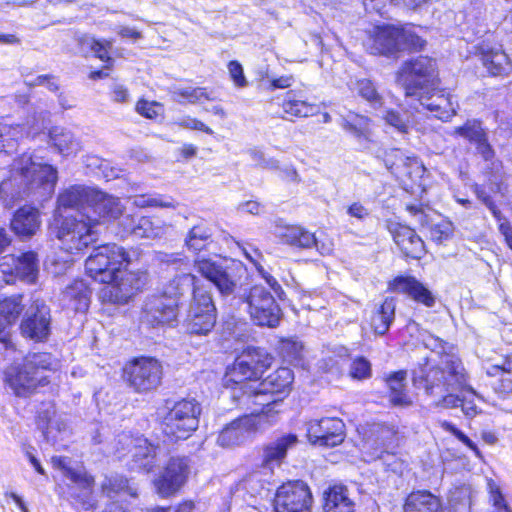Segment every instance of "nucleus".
<instances>
[{"label":"nucleus","mask_w":512,"mask_h":512,"mask_svg":"<svg viewBox=\"0 0 512 512\" xmlns=\"http://www.w3.org/2000/svg\"><path fill=\"white\" fill-rule=\"evenodd\" d=\"M94 189L82 185H74L59 194L58 209H75L76 213L89 212Z\"/></svg>","instance_id":"nucleus-25"},{"label":"nucleus","mask_w":512,"mask_h":512,"mask_svg":"<svg viewBox=\"0 0 512 512\" xmlns=\"http://www.w3.org/2000/svg\"><path fill=\"white\" fill-rule=\"evenodd\" d=\"M383 161L386 168L395 174L410 175L409 168L421 169V164L416 157L406 156L400 149L386 150Z\"/></svg>","instance_id":"nucleus-31"},{"label":"nucleus","mask_w":512,"mask_h":512,"mask_svg":"<svg viewBox=\"0 0 512 512\" xmlns=\"http://www.w3.org/2000/svg\"><path fill=\"white\" fill-rule=\"evenodd\" d=\"M390 231L395 243L406 257L420 259L425 254L423 240L410 227L395 224Z\"/></svg>","instance_id":"nucleus-23"},{"label":"nucleus","mask_w":512,"mask_h":512,"mask_svg":"<svg viewBox=\"0 0 512 512\" xmlns=\"http://www.w3.org/2000/svg\"><path fill=\"white\" fill-rule=\"evenodd\" d=\"M395 308L396 304L393 298H386L377 308L371 323L376 334L384 335L389 330L395 318Z\"/></svg>","instance_id":"nucleus-38"},{"label":"nucleus","mask_w":512,"mask_h":512,"mask_svg":"<svg viewBox=\"0 0 512 512\" xmlns=\"http://www.w3.org/2000/svg\"><path fill=\"white\" fill-rule=\"evenodd\" d=\"M325 512H354L355 502L349 489L344 485H334L324 493Z\"/></svg>","instance_id":"nucleus-29"},{"label":"nucleus","mask_w":512,"mask_h":512,"mask_svg":"<svg viewBox=\"0 0 512 512\" xmlns=\"http://www.w3.org/2000/svg\"><path fill=\"white\" fill-rule=\"evenodd\" d=\"M192 294L193 297L189 305L188 314H192L195 309L197 314L211 313L216 315V307L209 291L203 287H194Z\"/></svg>","instance_id":"nucleus-42"},{"label":"nucleus","mask_w":512,"mask_h":512,"mask_svg":"<svg viewBox=\"0 0 512 512\" xmlns=\"http://www.w3.org/2000/svg\"><path fill=\"white\" fill-rule=\"evenodd\" d=\"M191 472L187 457H172L154 481L157 493L169 497L177 493L186 483Z\"/></svg>","instance_id":"nucleus-15"},{"label":"nucleus","mask_w":512,"mask_h":512,"mask_svg":"<svg viewBox=\"0 0 512 512\" xmlns=\"http://www.w3.org/2000/svg\"><path fill=\"white\" fill-rule=\"evenodd\" d=\"M238 299L246 304L252 322L258 326L275 328L279 325L282 310L274 296L262 285L242 288Z\"/></svg>","instance_id":"nucleus-8"},{"label":"nucleus","mask_w":512,"mask_h":512,"mask_svg":"<svg viewBox=\"0 0 512 512\" xmlns=\"http://www.w3.org/2000/svg\"><path fill=\"white\" fill-rule=\"evenodd\" d=\"M357 93L373 106L382 105V97L378 93L374 83L369 79H360L356 82Z\"/></svg>","instance_id":"nucleus-49"},{"label":"nucleus","mask_w":512,"mask_h":512,"mask_svg":"<svg viewBox=\"0 0 512 512\" xmlns=\"http://www.w3.org/2000/svg\"><path fill=\"white\" fill-rule=\"evenodd\" d=\"M126 229L141 238H158L165 233V228L160 221H154L149 217H140L135 225L131 223Z\"/></svg>","instance_id":"nucleus-39"},{"label":"nucleus","mask_w":512,"mask_h":512,"mask_svg":"<svg viewBox=\"0 0 512 512\" xmlns=\"http://www.w3.org/2000/svg\"><path fill=\"white\" fill-rule=\"evenodd\" d=\"M474 192L477 198L490 210L496 220H502L503 214L498 209L489 193L480 185H475Z\"/></svg>","instance_id":"nucleus-56"},{"label":"nucleus","mask_w":512,"mask_h":512,"mask_svg":"<svg viewBox=\"0 0 512 512\" xmlns=\"http://www.w3.org/2000/svg\"><path fill=\"white\" fill-rule=\"evenodd\" d=\"M435 70V60L419 56L403 64L398 72L397 82L404 89L407 98H416L434 117L447 121L455 113V109L448 95L431 88L434 85Z\"/></svg>","instance_id":"nucleus-2"},{"label":"nucleus","mask_w":512,"mask_h":512,"mask_svg":"<svg viewBox=\"0 0 512 512\" xmlns=\"http://www.w3.org/2000/svg\"><path fill=\"white\" fill-rule=\"evenodd\" d=\"M291 92L287 93V99L283 101L282 108L286 114L295 117H308L314 113V106L303 100L290 98Z\"/></svg>","instance_id":"nucleus-48"},{"label":"nucleus","mask_w":512,"mask_h":512,"mask_svg":"<svg viewBox=\"0 0 512 512\" xmlns=\"http://www.w3.org/2000/svg\"><path fill=\"white\" fill-rule=\"evenodd\" d=\"M160 105L156 102H148L146 100L138 101L136 105V111L145 116L146 118L153 119L158 115V109Z\"/></svg>","instance_id":"nucleus-64"},{"label":"nucleus","mask_w":512,"mask_h":512,"mask_svg":"<svg viewBox=\"0 0 512 512\" xmlns=\"http://www.w3.org/2000/svg\"><path fill=\"white\" fill-rule=\"evenodd\" d=\"M386 124L395 128L400 133H407L409 129L408 117L395 110H387L383 116Z\"/></svg>","instance_id":"nucleus-52"},{"label":"nucleus","mask_w":512,"mask_h":512,"mask_svg":"<svg viewBox=\"0 0 512 512\" xmlns=\"http://www.w3.org/2000/svg\"><path fill=\"white\" fill-rule=\"evenodd\" d=\"M372 432L377 434L376 441L382 448L388 447L395 436V432L388 426L384 425H375Z\"/></svg>","instance_id":"nucleus-60"},{"label":"nucleus","mask_w":512,"mask_h":512,"mask_svg":"<svg viewBox=\"0 0 512 512\" xmlns=\"http://www.w3.org/2000/svg\"><path fill=\"white\" fill-rule=\"evenodd\" d=\"M131 262L129 253L115 243L97 246L86 259L87 274L100 283L111 282L115 272Z\"/></svg>","instance_id":"nucleus-10"},{"label":"nucleus","mask_w":512,"mask_h":512,"mask_svg":"<svg viewBox=\"0 0 512 512\" xmlns=\"http://www.w3.org/2000/svg\"><path fill=\"white\" fill-rule=\"evenodd\" d=\"M170 95L172 100L178 103L187 101L195 104L202 99L211 100L206 89L202 87H176L170 91Z\"/></svg>","instance_id":"nucleus-44"},{"label":"nucleus","mask_w":512,"mask_h":512,"mask_svg":"<svg viewBox=\"0 0 512 512\" xmlns=\"http://www.w3.org/2000/svg\"><path fill=\"white\" fill-rule=\"evenodd\" d=\"M453 136H460L470 143L483 140L486 135L485 130L482 128L481 123L475 119L467 120L462 126L455 127L451 133Z\"/></svg>","instance_id":"nucleus-46"},{"label":"nucleus","mask_w":512,"mask_h":512,"mask_svg":"<svg viewBox=\"0 0 512 512\" xmlns=\"http://www.w3.org/2000/svg\"><path fill=\"white\" fill-rule=\"evenodd\" d=\"M298 437L295 434L283 435L267 444L261 449V467L273 470L282 464L287 451L296 446Z\"/></svg>","instance_id":"nucleus-20"},{"label":"nucleus","mask_w":512,"mask_h":512,"mask_svg":"<svg viewBox=\"0 0 512 512\" xmlns=\"http://www.w3.org/2000/svg\"><path fill=\"white\" fill-rule=\"evenodd\" d=\"M18 128H12L0 123V152H9L15 146V137L18 135Z\"/></svg>","instance_id":"nucleus-55"},{"label":"nucleus","mask_w":512,"mask_h":512,"mask_svg":"<svg viewBox=\"0 0 512 512\" xmlns=\"http://www.w3.org/2000/svg\"><path fill=\"white\" fill-rule=\"evenodd\" d=\"M14 345L8 338V333H0V369L4 368L3 362L13 359Z\"/></svg>","instance_id":"nucleus-57"},{"label":"nucleus","mask_w":512,"mask_h":512,"mask_svg":"<svg viewBox=\"0 0 512 512\" xmlns=\"http://www.w3.org/2000/svg\"><path fill=\"white\" fill-rule=\"evenodd\" d=\"M200 414L201 405L195 399L177 401L163 417L162 431L172 440H185L198 428Z\"/></svg>","instance_id":"nucleus-9"},{"label":"nucleus","mask_w":512,"mask_h":512,"mask_svg":"<svg viewBox=\"0 0 512 512\" xmlns=\"http://www.w3.org/2000/svg\"><path fill=\"white\" fill-rule=\"evenodd\" d=\"M349 374L357 380L367 379L371 376V363L365 357H357L350 365Z\"/></svg>","instance_id":"nucleus-53"},{"label":"nucleus","mask_w":512,"mask_h":512,"mask_svg":"<svg viewBox=\"0 0 512 512\" xmlns=\"http://www.w3.org/2000/svg\"><path fill=\"white\" fill-rule=\"evenodd\" d=\"M97 226V218L90 213H75L62 219L57 238L68 252L81 251L98 240Z\"/></svg>","instance_id":"nucleus-7"},{"label":"nucleus","mask_w":512,"mask_h":512,"mask_svg":"<svg viewBox=\"0 0 512 512\" xmlns=\"http://www.w3.org/2000/svg\"><path fill=\"white\" fill-rule=\"evenodd\" d=\"M90 290L83 280H74L62 293L63 305L76 311L83 312L89 307Z\"/></svg>","instance_id":"nucleus-30"},{"label":"nucleus","mask_w":512,"mask_h":512,"mask_svg":"<svg viewBox=\"0 0 512 512\" xmlns=\"http://www.w3.org/2000/svg\"><path fill=\"white\" fill-rule=\"evenodd\" d=\"M162 374L161 363L152 357L136 358L124 368L129 386L139 393L156 389L161 383Z\"/></svg>","instance_id":"nucleus-12"},{"label":"nucleus","mask_w":512,"mask_h":512,"mask_svg":"<svg viewBox=\"0 0 512 512\" xmlns=\"http://www.w3.org/2000/svg\"><path fill=\"white\" fill-rule=\"evenodd\" d=\"M102 489L103 492L106 493L110 498L114 497L115 494L120 492H126L133 497L137 496V489L130 486L128 479L120 475L106 478L102 483Z\"/></svg>","instance_id":"nucleus-45"},{"label":"nucleus","mask_w":512,"mask_h":512,"mask_svg":"<svg viewBox=\"0 0 512 512\" xmlns=\"http://www.w3.org/2000/svg\"><path fill=\"white\" fill-rule=\"evenodd\" d=\"M477 49L483 66L491 75L505 76L512 71V63L500 46L483 42Z\"/></svg>","instance_id":"nucleus-22"},{"label":"nucleus","mask_w":512,"mask_h":512,"mask_svg":"<svg viewBox=\"0 0 512 512\" xmlns=\"http://www.w3.org/2000/svg\"><path fill=\"white\" fill-rule=\"evenodd\" d=\"M57 180L55 167L25 152L14 159L10 178L0 183V197L18 199L31 196L46 200L54 193Z\"/></svg>","instance_id":"nucleus-3"},{"label":"nucleus","mask_w":512,"mask_h":512,"mask_svg":"<svg viewBox=\"0 0 512 512\" xmlns=\"http://www.w3.org/2000/svg\"><path fill=\"white\" fill-rule=\"evenodd\" d=\"M426 41L412 27L375 26L368 32L366 48L373 55L391 56L401 51L422 50Z\"/></svg>","instance_id":"nucleus-6"},{"label":"nucleus","mask_w":512,"mask_h":512,"mask_svg":"<svg viewBox=\"0 0 512 512\" xmlns=\"http://www.w3.org/2000/svg\"><path fill=\"white\" fill-rule=\"evenodd\" d=\"M194 287H199L196 276L191 273H183L172 278L163 287L161 295L169 300H174L179 308L180 298L191 288L193 291Z\"/></svg>","instance_id":"nucleus-32"},{"label":"nucleus","mask_w":512,"mask_h":512,"mask_svg":"<svg viewBox=\"0 0 512 512\" xmlns=\"http://www.w3.org/2000/svg\"><path fill=\"white\" fill-rule=\"evenodd\" d=\"M58 367V360L50 353H31L25 356L21 364L11 367L7 377L14 393L19 397H27L39 386L47 385V373L56 371Z\"/></svg>","instance_id":"nucleus-5"},{"label":"nucleus","mask_w":512,"mask_h":512,"mask_svg":"<svg viewBox=\"0 0 512 512\" xmlns=\"http://www.w3.org/2000/svg\"><path fill=\"white\" fill-rule=\"evenodd\" d=\"M133 205L139 208L160 207L175 208V201L171 198H163L161 196L140 195L133 198Z\"/></svg>","instance_id":"nucleus-50"},{"label":"nucleus","mask_w":512,"mask_h":512,"mask_svg":"<svg viewBox=\"0 0 512 512\" xmlns=\"http://www.w3.org/2000/svg\"><path fill=\"white\" fill-rule=\"evenodd\" d=\"M21 335L34 342H45L51 333V312L41 299H35L27 308L20 324Z\"/></svg>","instance_id":"nucleus-14"},{"label":"nucleus","mask_w":512,"mask_h":512,"mask_svg":"<svg viewBox=\"0 0 512 512\" xmlns=\"http://www.w3.org/2000/svg\"><path fill=\"white\" fill-rule=\"evenodd\" d=\"M294 381V373L290 368L281 367L269 374L261 381L262 390L270 392L280 403L290 393Z\"/></svg>","instance_id":"nucleus-27"},{"label":"nucleus","mask_w":512,"mask_h":512,"mask_svg":"<svg viewBox=\"0 0 512 512\" xmlns=\"http://www.w3.org/2000/svg\"><path fill=\"white\" fill-rule=\"evenodd\" d=\"M23 295L17 294L0 301V333L13 324L24 310Z\"/></svg>","instance_id":"nucleus-37"},{"label":"nucleus","mask_w":512,"mask_h":512,"mask_svg":"<svg viewBox=\"0 0 512 512\" xmlns=\"http://www.w3.org/2000/svg\"><path fill=\"white\" fill-rule=\"evenodd\" d=\"M156 448L147 439H137L132 454V469L150 472L155 466Z\"/></svg>","instance_id":"nucleus-34"},{"label":"nucleus","mask_w":512,"mask_h":512,"mask_svg":"<svg viewBox=\"0 0 512 512\" xmlns=\"http://www.w3.org/2000/svg\"><path fill=\"white\" fill-rule=\"evenodd\" d=\"M176 125L180 128L190 129V130H198L205 132L209 135L213 134V130L205 125L202 121L192 118L190 116L183 117L176 121Z\"/></svg>","instance_id":"nucleus-59"},{"label":"nucleus","mask_w":512,"mask_h":512,"mask_svg":"<svg viewBox=\"0 0 512 512\" xmlns=\"http://www.w3.org/2000/svg\"><path fill=\"white\" fill-rule=\"evenodd\" d=\"M92 198L89 212L98 223L100 219L115 220L122 216L125 208L119 198L96 189Z\"/></svg>","instance_id":"nucleus-24"},{"label":"nucleus","mask_w":512,"mask_h":512,"mask_svg":"<svg viewBox=\"0 0 512 512\" xmlns=\"http://www.w3.org/2000/svg\"><path fill=\"white\" fill-rule=\"evenodd\" d=\"M313 497L309 486L301 481H289L278 487L274 497L275 512H310Z\"/></svg>","instance_id":"nucleus-13"},{"label":"nucleus","mask_w":512,"mask_h":512,"mask_svg":"<svg viewBox=\"0 0 512 512\" xmlns=\"http://www.w3.org/2000/svg\"><path fill=\"white\" fill-rule=\"evenodd\" d=\"M390 289L397 293L408 295L414 301L433 307L436 299L432 292L415 277L398 276L390 283Z\"/></svg>","instance_id":"nucleus-21"},{"label":"nucleus","mask_w":512,"mask_h":512,"mask_svg":"<svg viewBox=\"0 0 512 512\" xmlns=\"http://www.w3.org/2000/svg\"><path fill=\"white\" fill-rule=\"evenodd\" d=\"M210 229L201 224L190 229L185 239V244L192 251H201L206 248L211 239Z\"/></svg>","instance_id":"nucleus-43"},{"label":"nucleus","mask_w":512,"mask_h":512,"mask_svg":"<svg viewBox=\"0 0 512 512\" xmlns=\"http://www.w3.org/2000/svg\"><path fill=\"white\" fill-rule=\"evenodd\" d=\"M307 437L313 445L335 447L345 439V424L337 417L314 419L306 423Z\"/></svg>","instance_id":"nucleus-16"},{"label":"nucleus","mask_w":512,"mask_h":512,"mask_svg":"<svg viewBox=\"0 0 512 512\" xmlns=\"http://www.w3.org/2000/svg\"><path fill=\"white\" fill-rule=\"evenodd\" d=\"M244 489L254 498H266L270 491L262 483L257 474L251 475L243 481Z\"/></svg>","instance_id":"nucleus-51"},{"label":"nucleus","mask_w":512,"mask_h":512,"mask_svg":"<svg viewBox=\"0 0 512 512\" xmlns=\"http://www.w3.org/2000/svg\"><path fill=\"white\" fill-rule=\"evenodd\" d=\"M405 379V371L395 372L387 379V384L390 389V402L395 406H408L411 404L408 395L404 392Z\"/></svg>","instance_id":"nucleus-41"},{"label":"nucleus","mask_w":512,"mask_h":512,"mask_svg":"<svg viewBox=\"0 0 512 512\" xmlns=\"http://www.w3.org/2000/svg\"><path fill=\"white\" fill-rule=\"evenodd\" d=\"M14 279L16 277L27 283H35L38 276V258L32 251L22 253L14 261Z\"/></svg>","instance_id":"nucleus-36"},{"label":"nucleus","mask_w":512,"mask_h":512,"mask_svg":"<svg viewBox=\"0 0 512 512\" xmlns=\"http://www.w3.org/2000/svg\"><path fill=\"white\" fill-rule=\"evenodd\" d=\"M441 427L445 430L453 434L458 440H460L463 444L469 447L471 450L475 451L476 454H479V450L476 444L471 441L462 431L456 428L453 424L443 421L441 422Z\"/></svg>","instance_id":"nucleus-62"},{"label":"nucleus","mask_w":512,"mask_h":512,"mask_svg":"<svg viewBox=\"0 0 512 512\" xmlns=\"http://www.w3.org/2000/svg\"><path fill=\"white\" fill-rule=\"evenodd\" d=\"M216 323V315L211 313L197 314V310H193L192 314H187L186 325L187 330L195 335H207L212 331Z\"/></svg>","instance_id":"nucleus-40"},{"label":"nucleus","mask_w":512,"mask_h":512,"mask_svg":"<svg viewBox=\"0 0 512 512\" xmlns=\"http://www.w3.org/2000/svg\"><path fill=\"white\" fill-rule=\"evenodd\" d=\"M259 429V417L249 414L239 417L227 424L219 433L217 443L222 447L239 446L249 439Z\"/></svg>","instance_id":"nucleus-18"},{"label":"nucleus","mask_w":512,"mask_h":512,"mask_svg":"<svg viewBox=\"0 0 512 512\" xmlns=\"http://www.w3.org/2000/svg\"><path fill=\"white\" fill-rule=\"evenodd\" d=\"M440 509V500L426 490L412 492L404 505V512H439Z\"/></svg>","instance_id":"nucleus-33"},{"label":"nucleus","mask_w":512,"mask_h":512,"mask_svg":"<svg viewBox=\"0 0 512 512\" xmlns=\"http://www.w3.org/2000/svg\"><path fill=\"white\" fill-rule=\"evenodd\" d=\"M488 490L490 494V501L495 509L494 512H512L507 505L499 486L493 481H488Z\"/></svg>","instance_id":"nucleus-54"},{"label":"nucleus","mask_w":512,"mask_h":512,"mask_svg":"<svg viewBox=\"0 0 512 512\" xmlns=\"http://www.w3.org/2000/svg\"><path fill=\"white\" fill-rule=\"evenodd\" d=\"M194 266L198 273L215 285L222 296L234 294L238 280L233 268L208 258L196 259Z\"/></svg>","instance_id":"nucleus-17"},{"label":"nucleus","mask_w":512,"mask_h":512,"mask_svg":"<svg viewBox=\"0 0 512 512\" xmlns=\"http://www.w3.org/2000/svg\"><path fill=\"white\" fill-rule=\"evenodd\" d=\"M454 392L455 391H450L443 394V396L441 397H435V401L433 403L434 406L445 409L456 408L460 406L461 399L458 396L454 395Z\"/></svg>","instance_id":"nucleus-63"},{"label":"nucleus","mask_w":512,"mask_h":512,"mask_svg":"<svg viewBox=\"0 0 512 512\" xmlns=\"http://www.w3.org/2000/svg\"><path fill=\"white\" fill-rule=\"evenodd\" d=\"M275 235L284 243L299 248L307 249L318 245L315 235L300 226L277 224Z\"/></svg>","instance_id":"nucleus-28"},{"label":"nucleus","mask_w":512,"mask_h":512,"mask_svg":"<svg viewBox=\"0 0 512 512\" xmlns=\"http://www.w3.org/2000/svg\"><path fill=\"white\" fill-rule=\"evenodd\" d=\"M272 362L273 357L265 349L247 347L227 368L223 378V385L232 390V398L239 405L251 409V414L259 417V424L263 417L279 412L280 398H275L270 392L264 394L262 384L258 382Z\"/></svg>","instance_id":"nucleus-1"},{"label":"nucleus","mask_w":512,"mask_h":512,"mask_svg":"<svg viewBox=\"0 0 512 512\" xmlns=\"http://www.w3.org/2000/svg\"><path fill=\"white\" fill-rule=\"evenodd\" d=\"M49 137L53 146L63 155L76 154L81 149L80 141L66 128H52L49 132Z\"/></svg>","instance_id":"nucleus-35"},{"label":"nucleus","mask_w":512,"mask_h":512,"mask_svg":"<svg viewBox=\"0 0 512 512\" xmlns=\"http://www.w3.org/2000/svg\"><path fill=\"white\" fill-rule=\"evenodd\" d=\"M413 384L432 397H441L450 391L467 389L476 392L467 385V375L461 360L455 355H446L438 366H424L414 372Z\"/></svg>","instance_id":"nucleus-4"},{"label":"nucleus","mask_w":512,"mask_h":512,"mask_svg":"<svg viewBox=\"0 0 512 512\" xmlns=\"http://www.w3.org/2000/svg\"><path fill=\"white\" fill-rule=\"evenodd\" d=\"M452 231L451 223L441 221L430 227V237L435 242L441 243L447 239Z\"/></svg>","instance_id":"nucleus-58"},{"label":"nucleus","mask_w":512,"mask_h":512,"mask_svg":"<svg viewBox=\"0 0 512 512\" xmlns=\"http://www.w3.org/2000/svg\"><path fill=\"white\" fill-rule=\"evenodd\" d=\"M40 226V213L31 206L19 208L11 220V229L21 239H29L34 236Z\"/></svg>","instance_id":"nucleus-26"},{"label":"nucleus","mask_w":512,"mask_h":512,"mask_svg":"<svg viewBox=\"0 0 512 512\" xmlns=\"http://www.w3.org/2000/svg\"><path fill=\"white\" fill-rule=\"evenodd\" d=\"M124 265L115 272L111 282L102 288L100 297L103 302L127 304L147 283V273L141 270L132 271Z\"/></svg>","instance_id":"nucleus-11"},{"label":"nucleus","mask_w":512,"mask_h":512,"mask_svg":"<svg viewBox=\"0 0 512 512\" xmlns=\"http://www.w3.org/2000/svg\"><path fill=\"white\" fill-rule=\"evenodd\" d=\"M179 309L174 300L165 296L153 295L146 299L141 314V321L152 327L171 324L177 320Z\"/></svg>","instance_id":"nucleus-19"},{"label":"nucleus","mask_w":512,"mask_h":512,"mask_svg":"<svg viewBox=\"0 0 512 512\" xmlns=\"http://www.w3.org/2000/svg\"><path fill=\"white\" fill-rule=\"evenodd\" d=\"M37 423L38 427L42 430L46 440L52 444L56 442V436L51 435L52 429H49V424L57 416L55 407L52 403H43L38 410Z\"/></svg>","instance_id":"nucleus-47"},{"label":"nucleus","mask_w":512,"mask_h":512,"mask_svg":"<svg viewBox=\"0 0 512 512\" xmlns=\"http://www.w3.org/2000/svg\"><path fill=\"white\" fill-rule=\"evenodd\" d=\"M303 346L296 340H285L281 345V352L284 357L289 360H294L300 357Z\"/></svg>","instance_id":"nucleus-61"}]
</instances>
